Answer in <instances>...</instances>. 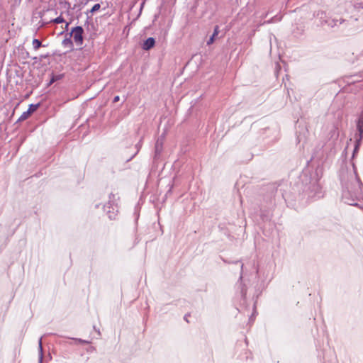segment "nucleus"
Instances as JSON below:
<instances>
[{
	"mask_svg": "<svg viewBox=\"0 0 363 363\" xmlns=\"http://www.w3.org/2000/svg\"><path fill=\"white\" fill-rule=\"evenodd\" d=\"M62 45L65 46V47H69L70 48H72L73 47V43L69 38H65L62 40Z\"/></svg>",
	"mask_w": 363,
	"mask_h": 363,
	"instance_id": "obj_16",
	"label": "nucleus"
},
{
	"mask_svg": "<svg viewBox=\"0 0 363 363\" xmlns=\"http://www.w3.org/2000/svg\"><path fill=\"white\" fill-rule=\"evenodd\" d=\"M354 147L353 150L352 157H354L355 155L358 152L359 147L363 140V130L357 129V133L354 134Z\"/></svg>",
	"mask_w": 363,
	"mask_h": 363,
	"instance_id": "obj_8",
	"label": "nucleus"
},
{
	"mask_svg": "<svg viewBox=\"0 0 363 363\" xmlns=\"http://www.w3.org/2000/svg\"><path fill=\"white\" fill-rule=\"evenodd\" d=\"M72 340H74L75 342H77V343H79V344H85V345H87V344H89L90 343V341L89 340H83V339H81V338H72Z\"/></svg>",
	"mask_w": 363,
	"mask_h": 363,
	"instance_id": "obj_21",
	"label": "nucleus"
},
{
	"mask_svg": "<svg viewBox=\"0 0 363 363\" xmlns=\"http://www.w3.org/2000/svg\"><path fill=\"white\" fill-rule=\"evenodd\" d=\"M255 313H256V311H255V307L254 306V313L252 314V315L250 316V319H249V320H250V322H252V321L254 320V319H253V316L255 315Z\"/></svg>",
	"mask_w": 363,
	"mask_h": 363,
	"instance_id": "obj_33",
	"label": "nucleus"
},
{
	"mask_svg": "<svg viewBox=\"0 0 363 363\" xmlns=\"http://www.w3.org/2000/svg\"><path fill=\"white\" fill-rule=\"evenodd\" d=\"M33 49H34L35 50H38L41 46L45 47V45H42V43H41V41H40V40L35 38V39H33Z\"/></svg>",
	"mask_w": 363,
	"mask_h": 363,
	"instance_id": "obj_15",
	"label": "nucleus"
},
{
	"mask_svg": "<svg viewBox=\"0 0 363 363\" xmlns=\"http://www.w3.org/2000/svg\"><path fill=\"white\" fill-rule=\"evenodd\" d=\"M345 21V19L340 18H330L328 20H325V23H327L329 26L331 28H334L336 26H338V24H342Z\"/></svg>",
	"mask_w": 363,
	"mask_h": 363,
	"instance_id": "obj_11",
	"label": "nucleus"
},
{
	"mask_svg": "<svg viewBox=\"0 0 363 363\" xmlns=\"http://www.w3.org/2000/svg\"><path fill=\"white\" fill-rule=\"evenodd\" d=\"M90 25H91L92 27L94 26V24L90 23V17H89V15H88V16H87V17H86V20L85 21V23H84V26H86V27H87V29H89V26Z\"/></svg>",
	"mask_w": 363,
	"mask_h": 363,
	"instance_id": "obj_23",
	"label": "nucleus"
},
{
	"mask_svg": "<svg viewBox=\"0 0 363 363\" xmlns=\"http://www.w3.org/2000/svg\"><path fill=\"white\" fill-rule=\"evenodd\" d=\"M281 20V17H278L277 16H274L269 21H267L268 23H275L277 21H280Z\"/></svg>",
	"mask_w": 363,
	"mask_h": 363,
	"instance_id": "obj_22",
	"label": "nucleus"
},
{
	"mask_svg": "<svg viewBox=\"0 0 363 363\" xmlns=\"http://www.w3.org/2000/svg\"><path fill=\"white\" fill-rule=\"evenodd\" d=\"M30 115V114L27 111L23 112L21 114V116L19 117V118L18 119V121H23L27 119Z\"/></svg>",
	"mask_w": 363,
	"mask_h": 363,
	"instance_id": "obj_20",
	"label": "nucleus"
},
{
	"mask_svg": "<svg viewBox=\"0 0 363 363\" xmlns=\"http://www.w3.org/2000/svg\"><path fill=\"white\" fill-rule=\"evenodd\" d=\"M342 184V200L350 206H357L363 199V184L358 177L357 168L352 163V170L342 169L340 174Z\"/></svg>",
	"mask_w": 363,
	"mask_h": 363,
	"instance_id": "obj_1",
	"label": "nucleus"
},
{
	"mask_svg": "<svg viewBox=\"0 0 363 363\" xmlns=\"http://www.w3.org/2000/svg\"><path fill=\"white\" fill-rule=\"evenodd\" d=\"M275 206V201L272 197L267 205L262 203L260 207V218L263 222L269 221L272 218V210Z\"/></svg>",
	"mask_w": 363,
	"mask_h": 363,
	"instance_id": "obj_5",
	"label": "nucleus"
},
{
	"mask_svg": "<svg viewBox=\"0 0 363 363\" xmlns=\"http://www.w3.org/2000/svg\"><path fill=\"white\" fill-rule=\"evenodd\" d=\"M234 263L235 264H240L241 272H240V276L239 280L237 283V290H238V292L239 293V295H240L241 299L245 303V299H246L247 288H246L245 285L242 283V271H243L244 265L242 263H241V262L240 260H237Z\"/></svg>",
	"mask_w": 363,
	"mask_h": 363,
	"instance_id": "obj_6",
	"label": "nucleus"
},
{
	"mask_svg": "<svg viewBox=\"0 0 363 363\" xmlns=\"http://www.w3.org/2000/svg\"><path fill=\"white\" fill-rule=\"evenodd\" d=\"M84 28L82 26H77L72 28L69 36L73 35L74 40L77 45L83 44Z\"/></svg>",
	"mask_w": 363,
	"mask_h": 363,
	"instance_id": "obj_7",
	"label": "nucleus"
},
{
	"mask_svg": "<svg viewBox=\"0 0 363 363\" xmlns=\"http://www.w3.org/2000/svg\"><path fill=\"white\" fill-rule=\"evenodd\" d=\"M65 4L67 6V9H72V10H74V9H77V7L76 4H74L73 7H71V4H70V3H69V2H65Z\"/></svg>",
	"mask_w": 363,
	"mask_h": 363,
	"instance_id": "obj_28",
	"label": "nucleus"
},
{
	"mask_svg": "<svg viewBox=\"0 0 363 363\" xmlns=\"http://www.w3.org/2000/svg\"><path fill=\"white\" fill-rule=\"evenodd\" d=\"M70 23L66 22L64 30H68V27Z\"/></svg>",
	"mask_w": 363,
	"mask_h": 363,
	"instance_id": "obj_35",
	"label": "nucleus"
},
{
	"mask_svg": "<svg viewBox=\"0 0 363 363\" xmlns=\"http://www.w3.org/2000/svg\"><path fill=\"white\" fill-rule=\"evenodd\" d=\"M33 60H34L35 61H37V60H39V58H38V57H33Z\"/></svg>",
	"mask_w": 363,
	"mask_h": 363,
	"instance_id": "obj_36",
	"label": "nucleus"
},
{
	"mask_svg": "<svg viewBox=\"0 0 363 363\" xmlns=\"http://www.w3.org/2000/svg\"><path fill=\"white\" fill-rule=\"evenodd\" d=\"M333 135H332V137H333L334 135H335L336 138H338L339 136V132H338V129L337 127H334L333 128Z\"/></svg>",
	"mask_w": 363,
	"mask_h": 363,
	"instance_id": "obj_26",
	"label": "nucleus"
},
{
	"mask_svg": "<svg viewBox=\"0 0 363 363\" xmlns=\"http://www.w3.org/2000/svg\"><path fill=\"white\" fill-rule=\"evenodd\" d=\"M39 106H40L39 104H30L27 111L30 114H31L32 113H33L34 111H35L37 110V108L39 107Z\"/></svg>",
	"mask_w": 363,
	"mask_h": 363,
	"instance_id": "obj_17",
	"label": "nucleus"
},
{
	"mask_svg": "<svg viewBox=\"0 0 363 363\" xmlns=\"http://www.w3.org/2000/svg\"><path fill=\"white\" fill-rule=\"evenodd\" d=\"M164 137L161 136L157 138L155 145L154 160L157 161L160 158L161 154L163 151Z\"/></svg>",
	"mask_w": 363,
	"mask_h": 363,
	"instance_id": "obj_9",
	"label": "nucleus"
},
{
	"mask_svg": "<svg viewBox=\"0 0 363 363\" xmlns=\"http://www.w3.org/2000/svg\"><path fill=\"white\" fill-rule=\"evenodd\" d=\"M282 197L286 202H287L290 199L289 196L287 194H283Z\"/></svg>",
	"mask_w": 363,
	"mask_h": 363,
	"instance_id": "obj_31",
	"label": "nucleus"
},
{
	"mask_svg": "<svg viewBox=\"0 0 363 363\" xmlns=\"http://www.w3.org/2000/svg\"><path fill=\"white\" fill-rule=\"evenodd\" d=\"M303 193L308 198L319 199L323 196L321 186L319 184L318 174L315 173L312 177H308L307 174L301 176Z\"/></svg>",
	"mask_w": 363,
	"mask_h": 363,
	"instance_id": "obj_3",
	"label": "nucleus"
},
{
	"mask_svg": "<svg viewBox=\"0 0 363 363\" xmlns=\"http://www.w3.org/2000/svg\"><path fill=\"white\" fill-rule=\"evenodd\" d=\"M50 57V54L49 53H47L45 55H41L40 57H39V61H41L43 59H45V58H48Z\"/></svg>",
	"mask_w": 363,
	"mask_h": 363,
	"instance_id": "obj_29",
	"label": "nucleus"
},
{
	"mask_svg": "<svg viewBox=\"0 0 363 363\" xmlns=\"http://www.w3.org/2000/svg\"><path fill=\"white\" fill-rule=\"evenodd\" d=\"M215 38L213 36H211L208 40L207 41V45H211L214 42Z\"/></svg>",
	"mask_w": 363,
	"mask_h": 363,
	"instance_id": "obj_30",
	"label": "nucleus"
},
{
	"mask_svg": "<svg viewBox=\"0 0 363 363\" xmlns=\"http://www.w3.org/2000/svg\"><path fill=\"white\" fill-rule=\"evenodd\" d=\"M141 145H142V140H140L137 144H136V148H137V152L134 154V155L130 159L131 160L138 152H139V150L140 148L141 147Z\"/></svg>",
	"mask_w": 363,
	"mask_h": 363,
	"instance_id": "obj_25",
	"label": "nucleus"
},
{
	"mask_svg": "<svg viewBox=\"0 0 363 363\" xmlns=\"http://www.w3.org/2000/svg\"><path fill=\"white\" fill-rule=\"evenodd\" d=\"M119 100H120V96H114V98L113 99V103H116V102L119 101Z\"/></svg>",
	"mask_w": 363,
	"mask_h": 363,
	"instance_id": "obj_32",
	"label": "nucleus"
},
{
	"mask_svg": "<svg viewBox=\"0 0 363 363\" xmlns=\"http://www.w3.org/2000/svg\"><path fill=\"white\" fill-rule=\"evenodd\" d=\"M63 77L64 74H52L50 80L49 84H52V83L62 79Z\"/></svg>",
	"mask_w": 363,
	"mask_h": 363,
	"instance_id": "obj_13",
	"label": "nucleus"
},
{
	"mask_svg": "<svg viewBox=\"0 0 363 363\" xmlns=\"http://www.w3.org/2000/svg\"><path fill=\"white\" fill-rule=\"evenodd\" d=\"M218 33H219V27H218V26H216L214 28L213 33L211 36H213V38H215L216 36H217L218 35Z\"/></svg>",
	"mask_w": 363,
	"mask_h": 363,
	"instance_id": "obj_24",
	"label": "nucleus"
},
{
	"mask_svg": "<svg viewBox=\"0 0 363 363\" xmlns=\"http://www.w3.org/2000/svg\"><path fill=\"white\" fill-rule=\"evenodd\" d=\"M342 184V200L350 206H357L363 199V184L358 177L357 168L352 163V170L342 169L340 174Z\"/></svg>",
	"mask_w": 363,
	"mask_h": 363,
	"instance_id": "obj_2",
	"label": "nucleus"
},
{
	"mask_svg": "<svg viewBox=\"0 0 363 363\" xmlns=\"http://www.w3.org/2000/svg\"><path fill=\"white\" fill-rule=\"evenodd\" d=\"M356 128L363 130V111L361 112L359 116H358L357 123H356Z\"/></svg>",
	"mask_w": 363,
	"mask_h": 363,
	"instance_id": "obj_12",
	"label": "nucleus"
},
{
	"mask_svg": "<svg viewBox=\"0 0 363 363\" xmlns=\"http://www.w3.org/2000/svg\"><path fill=\"white\" fill-rule=\"evenodd\" d=\"M100 8H101L100 4H96L92 6V8L90 10L86 11L85 13L86 16H88L89 13H94L96 11H99L100 9Z\"/></svg>",
	"mask_w": 363,
	"mask_h": 363,
	"instance_id": "obj_14",
	"label": "nucleus"
},
{
	"mask_svg": "<svg viewBox=\"0 0 363 363\" xmlns=\"http://www.w3.org/2000/svg\"><path fill=\"white\" fill-rule=\"evenodd\" d=\"M184 318L185 320L188 321L187 320V315H185Z\"/></svg>",
	"mask_w": 363,
	"mask_h": 363,
	"instance_id": "obj_37",
	"label": "nucleus"
},
{
	"mask_svg": "<svg viewBox=\"0 0 363 363\" xmlns=\"http://www.w3.org/2000/svg\"><path fill=\"white\" fill-rule=\"evenodd\" d=\"M38 348H39V359L40 362H42L43 360V346H42V337H40L38 340Z\"/></svg>",
	"mask_w": 363,
	"mask_h": 363,
	"instance_id": "obj_18",
	"label": "nucleus"
},
{
	"mask_svg": "<svg viewBox=\"0 0 363 363\" xmlns=\"http://www.w3.org/2000/svg\"><path fill=\"white\" fill-rule=\"evenodd\" d=\"M118 199V197L116 195L111 194L109 195V200L108 203L104 206V211H106L111 220L115 219L117 216V213L118 211L117 203Z\"/></svg>",
	"mask_w": 363,
	"mask_h": 363,
	"instance_id": "obj_4",
	"label": "nucleus"
},
{
	"mask_svg": "<svg viewBox=\"0 0 363 363\" xmlns=\"http://www.w3.org/2000/svg\"><path fill=\"white\" fill-rule=\"evenodd\" d=\"M65 21L64 19V18L62 16H60L50 21V22L52 23H64Z\"/></svg>",
	"mask_w": 363,
	"mask_h": 363,
	"instance_id": "obj_19",
	"label": "nucleus"
},
{
	"mask_svg": "<svg viewBox=\"0 0 363 363\" xmlns=\"http://www.w3.org/2000/svg\"><path fill=\"white\" fill-rule=\"evenodd\" d=\"M172 188H173V184H171L169 189L167 191V192L165 195L166 196H167V194H171Z\"/></svg>",
	"mask_w": 363,
	"mask_h": 363,
	"instance_id": "obj_34",
	"label": "nucleus"
},
{
	"mask_svg": "<svg viewBox=\"0 0 363 363\" xmlns=\"http://www.w3.org/2000/svg\"><path fill=\"white\" fill-rule=\"evenodd\" d=\"M155 45V40L152 37L147 38L142 45V48L144 50H149L152 48Z\"/></svg>",
	"mask_w": 363,
	"mask_h": 363,
	"instance_id": "obj_10",
	"label": "nucleus"
},
{
	"mask_svg": "<svg viewBox=\"0 0 363 363\" xmlns=\"http://www.w3.org/2000/svg\"><path fill=\"white\" fill-rule=\"evenodd\" d=\"M316 16L317 17H319L320 19H322L325 16V13L323 11H318Z\"/></svg>",
	"mask_w": 363,
	"mask_h": 363,
	"instance_id": "obj_27",
	"label": "nucleus"
}]
</instances>
